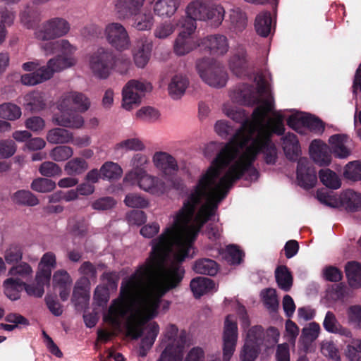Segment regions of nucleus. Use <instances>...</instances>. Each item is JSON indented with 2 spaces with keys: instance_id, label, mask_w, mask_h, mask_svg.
Listing matches in <instances>:
<instances>
[{
  "instance_id": "f257e3e1",
  "label": "nucleus",
  "mask_w": 361,
  "mask_h": 361,
  "mask_svg": "<svg viewBox=\"0 0 361 361\" xmlns=\"http://www.w3.org/2000/svg\"><path fill=\"white\" fill-rule=\"evenodd\" d=\"M255 82V88L242 84L230 94L236 103L246 106L259 104L250 119L243 109L229 102L223 105V113L241 123V126L226 144L212 142L205 145L203 153L206 157L216 156L190 190L179 212L173 216L174 223L180 217L186 219L195 203L206 202L213 204L214 207L218 206L233 183L241 177L250 181L256 180L259 173L252 164L259 153L263 154L267 164L276 162L277 149L271 137L273 133L281 135L284 132L286 111L274 110V99L265 76H256Z\"/></svg>"
},
{
  "instance_id": "f03ea898",
  "label": "nucleus",
  "mask_w": 361,
  "mask_h": 361,
  "mask_svg": "<svg viewBox=\"0 0 361 361\" xmlns=\"http://www.w3.org/2000/svg\"><path fill=\"white\" fill-rule=\"evenodd\" d=\"M218 206L195 203L186 219L173 222V216L162 233L151 242L152 252L146 262L121 283V296L138 298L147 317L158 314L161 298L182 281L184 269L180 262L190 255L192 244L202 226L215 215Z\"/></svg>"
},
{
  "instance_id": "7ed1b4c3",
  "label": "nucleus",
  "mask_w": 361,
  "mask_h": 361,
  "mask_svg": "<svg viewBox=\"0 0 361 361\" xmlns=\"http://www.w3.org/2000/svg\"><path fill=\"white\" fill-rule=\"evenodd\" d=\"M138 298L121 296V289L118 298L112 300L104 319L115 327L125 323L127 334L133 338L143 336L139 350V355L146 356L147 350L154 344L159 332V326L156 322L149 324L143 328L144 324L155 317H147L144 315V307ZM157 314L156 315V317Z\"/></svg>"
},
{
  "instance_id": "20e7f679",
  "label": "nucleus",
  "mask_w": 361,
  "mask_h": 361,
  "mask_svg": "<svg viewBox=\"0 0 361 361\" xmlns=\"http://www.w3.org/2000/svg\"><path fill=\"white\" fill-rule=\"evenodd\" d=\"M185 343V332L174 324L167 325L161 340L164 350L157 361H182Z\"/></svg>"
},
{
  "instance_id": "39448f33",
  "label": "nucleus",
  "mask_w": 361,
  "mask_h": 361,
  "mask_svg": "<svg viewBox=\"0 0 361 361\" xmlns=\"http://www.w3.org/2000/svg\"><path fill=\"white\" fill-rule=\"evenodd\" d=\"M75 64L76 60L71 56H55L50 59L46 66L40 67L37 71L23 75L20 80L25 85H36L50 79L54 73L62 71Z\"/></svg>"
},
{
  "instance_id": "423d86ee",
  "label": "nucleus",
  "mask_w": 361,
  "mask_h": 361,
  "mask_svg": "<svg viewBox=\"0 0 361 361\" xmlns=\"http://www.w3.org/2000/svg\"><path fill=\"white\" fill-rule=\"evenodd\" d=\"M71 30L69 22L61 17L44 21L34 31V37L39 44L53 42L55 39L63 37Z\"/></svg>"
},
{
  "instance_id": "0eeeda50",
  "label": "nucleus",
  "mask_w": 361,
  "mask_h": 361,
  "mask_svg": "<svg viewBox=\"0 0 361 361\" xmlns=\"http://www.w3.org/2000/svg\"><path fill=\"white\" fill-rule=\"evenodd\" d=\"M88 66L94 76L106 79L114 67V54L106 47H99L88 57Z\"/></svg>"
},
{
  "instance_id": "6e6552de",
  "label": "nucleus",
  "mask_w": 361,
  "mask_h": 361,
  "mask_svg": "<svg viewBox=\"0 0 361 361\" xmlns=\"http://www.w3.org/2000/svg\"><path fill=\"white\" fill-rule=\"evenodd\" d=\"M238 331L236 319L233 315H228L224 322L222 334V358L218 355H212L209 361H230L237 345Z\"/></svg>"
},
{
  "instance_id": "1a4fd4ad",
  "label": "nucleus",
  "mask_w": 361,
  "mask_h": 361,
  "mask_svg": "<svg viewBox=\"0 0 361 361\" xmlns=\"http://www.w3.org/2000/svg\"><path fill=\"white\" fill-rule=\"evenodd\" d=\"M152 90V84L144 80H131L123 87L122 90V106L127 111L138 106L142 97Z\"/></svg>"
},
{
  "instance_id": "9d476101",
  "label": "nucleus",
  "mask_w": 361,
  "mask_h": 361,
  "mask_svg": "<svg viewBox=\"0 0 361 361\" xmlns=\"http://www.w3.org/2000/svg\"><path fill=\"white\" fill-rule=\"evenodd\" d=\"M197 73L201 79L208 85L220 88L226 85L228 75L224 69L209 59L197 62Z\"/></svg>"
},
{
  "instance_id": "9b49d317",
  "label": "nucleus",
  "mask_w": 361,
  "mask_h": 361,
  "mask_svg": "<svg viewBox=\"0 0 361 361\" xmlns=\"http://www.w3.org/2000/svg\"><path fill=\"white\" fill-rule=\"evenodd\" d=\"M126 183L155 197L162 196L168 190L167 185L161 177L149 172H142L140 176Z\"/></svg>"
},
{
  "instance_id": "f8f14e48",
  "label": "nucleus",
  "mask_w": 361,
  "mask_h": 361,
  "mask_svg": "<svg viewBox=\"0 0 361 361\" xmlns=\"http://www.w3.org/2000/svg\"><path fill=\"white\" fill-rule=\"evenodd\" d=\"M103 35L106 42L118 51H126L131 46L128 32L120 23L111 22L106 24Z\"/></svg>"
},
{
  "instance_id": "ddd939ff",
  "label": "nucleus",
  "mask_w": 361,
  "mask_h": 361,
  "mask_svg": "<svg viewBox=\"0 0 361 361\" xmlns=\"http://www.w3.org/2000/svg\"><path fill=\"white\" fill-rule=\"evenodd\" d=\"M91 106L90 99L84 93L69 91L63 93L56 102L57 111L73 110L84 113Z\"/></svg>"
},
{
  "instance_id": "4468645a",
  "label": "nucleus",
  "mask_w": 361,
  "mask_h": 361,
  "mask_svg": "<svg viewBox=\"0 0 361 361\" xmlns=\"http://www.w3.org/2000/svg\"><path fill=\"white\" fill-rule=\"evenodd\" d=\"M292 114L287 118V123L290 128L299 133H305L308 129L316 133H322L324 125L321 120L305 112L292 111Z\"/></svg>"
},
{
  "instance_id": "2eb2a0df",
  "label": "nucleus",
  "mask_w": 361,
  "mask_h": 361,
  "mask_svg": "<svg viewBox=\"0 0 361 361\" xmlns=\"http://www.w3.org/2000/svg\"><path fill=\"white\" fill-rule=\"evenodd\" d=\"M180 27L182 30L174 41L173 50L177 55L183 56L200 46V40L193 36L196 26L192 24V21L189 23L188 26L180 24Z\"/></svg>"
},
{
  "instance_id": "dca6fc26",
  "label": "nucleus",
  "mask_w": 361,
  "mask_h": 361,
  "mask_svg": "<svg viewBox=\"0 0 361 361\" xmlns=\"http://www.w3.org/2000/svg\"><path fill=\"white\" fill-rule=\"evenodd\" d=\"M228 67L235 75L244 78L251 73L253 65L245 49L243 47H239L232 54L228 61Z\"/></svg>"
},
{
  "instance_id": "f3484780",
  "label": "nucleus",
  "mask_w": 361,
  "mask_h": 361,
  "mask_svg": "<svg viewBox=\"0 0 361 361\" xmlns=\"http://www.w3.org/2000/svg\"><path fill=\"white\" fill-rule=\"evenodd\" d=\"M239 314L241 315V327L246 332L244 343L261 347L264 341V332L262 326L256 325L247 329L250 325V322L243 307L240 308Z\"/></svg>"
},
{
  "instance_id": "a211bd4d",
  "label": "nucleus",
  "mask_w": 361,
  "mask_h": 361,
  "mask_svg": "<svg viewBox=\"0 0 361 361\" xmlns=\"http://www.w3.org/2000/svg\"><path fill=\"white\" fill-rule=\"evenodd\" d=\"M208 1L207 0H193L190 1L185 8V17H182L178 20V24H183L188 26V24L192 21V24L196 26V20H205L207 17V8Z\"/></svg>"
},
{
  "instance_id": "6ab92c4d",
  "label": "nucleus",
  "mask_w": 361,
  "mask_h": 361,
  "mask_svg": "<svg viewBox=\"0 0 361 361\" xmlns=\"http://www.w3.org/2000/svg\"><path fill=\"white\" fill-rule=\"evenodd\" d=\"M154 167L161 171L164 176L175 173L178 170L176 159L169 152L157 151L152 156Z\"/></svg>"
},
{
  "instance_id": "aec40b11",
  "label": "nucleus",
  "mask_w": 361,
  "mask_h": 361,
  "mask_svg": "<svg viewBox=\"0 0 361 361\" xmlns=\"http://www.w3.org/2000/svg\"><path fill=\"white\" fill-rule=\"evenodd\" d=\"M73 110L58 111L54 114L52 121L57 126L71 129H80L84 126L82 116Z\"/></svg>"
},
{
  "instance_id": "412c9836",
  "label": "nucleus",
  "mask_w": 361,
  "mask_h": 361,
  "mask_svg": "<svg viewBox=\"0 0 361 361\" xmlns=\"http://www.w3.org/2000/svg\"><path fill=\"white\" fill-rule=\"evenodd\" d=\"M297 180L298 184L304 188H312L317 183L316 171L307 158L298 159Z\"/></svg>"
},
{
  "instance_id": "4be33fe9",
  "label": "nucleus",
  "mask_w": 361,
  "mask_h": 361,
  "mask_svg": "<svg viewBox=\"0 0 361 361\" xmlns=\"http://www.w3.org/2000/svg\"><path fill=\"white\" fill-rule=\"evenodd\" d=\"M39 48L47 56L52 55L56 52H61L63 56L58 55L57 56L65 57L71 56L76 61V58L72 56L75 52L77 48L73 44H71L67 39H62L59 40H55L53 42H45L44 44H39Z\"/></svg>"
},
{
  "instance_id": "5701e85b",
  "label": "nucleus",
  "mask_w": 361,
  "mask_h": 361,
  "mask_svg": "<svg viewBox=\"0 0 361 361\" xmlns=\"http://www.w3.org/2000/svg\"><path fill=\"white\" fill-rule=\"evenodd\" d=\"M311 159L319 166H328L331 162L329 147L320 140H314L309 147Z\"/></svg>"
},
{
  "instance_id": "b1692460",
  "label": "nucleus",
  "mask_w": 361,
  "mask_h": 361,
  "mask_svg": "<svg viewBox=\"0 0 361 361\" xmlns=\"http://www.w3.org/2000/svg\"><path fill=\"white\" fill-rule=\"evenodd\" d=\"M130 166L131 169L125 175V183L140 176L142 172H148L147 169L150 166L149 157L143 153H136L131 157Z\"/></svg>"
},
{
  "instance_id": "393cba45",
  "label": "nucleus",
  "mask_w": 361,
  "mask_h": 361,
  "mask_svg": "<svg viewBox=\"0 0 361 361\" xmlns=\"http://www.w3.org/2000/svg\"><path fill=\"white\" fill-rule=\"evenodd\" d=\"M330 150L334 156L339 159H346L351 154L350 148V140L344 134H336L329 138Z\"/></svg>"
},
{
  "instance_id": "a878e982",
  "label": "nucleus",
  "mask_w": 361,
  "mask_h": 361,
  "mask_svg": "<svg viewBox=\"0 0 361 361\" xmlns=\"http://www.w3.org/2000/svg\"><path fill=\"white\" fill-rule=\"evenodd\" d=\"M152 44L147 39L138 40L132 50L134 63L138 68H144L149 61Z\"/></svg>"
},
{
  "instance_id": "bb28decb",
  "label": "nucleus",
  "mask_w": 361,
  "mask_h": 361,
  "mask_svg": "<svg viewBox=\"0 0 361 361\" xmlns=\"http://www.w3.org/2000/svg\"><path fill=\"white\" fill-rule=\"evenodd\" d=\"M56 257L53 252H47L41 257L36 272L39 281H50L51 271L56 267Z\"/></svg>"
},
{
  "instance_id": "cd10ccee",
  "label": "nucleus",
  "mask_w": 361,
  "mask_h": 361,
  "mask_svg": "<svg viewBox=\"0 0 361 361\" xmlns=\"http://www.w3.org/2000/svg\"><path fill=\"white\" fill-rule=\"evenodd\" d=\"M190 289L195 298H200L203 295L214 293L218 289V286L210 279L199 276L190 281Z\"/></svg>"
},
{
  "instance_id": "c85d7f7f",
  "label": "nucleus",
  "mask_w": 361,
  "mask_h": 361,
  "mask_svg": "<svg viewBox=\"0 0 361 361\" xmlns=\"http://www.w3.org/2000/svg\"><path fill=\"white\" fill-rule=\"evenodd\" d=\"M281 145L286 157L291 161L298 159L301 148L295 135L288 133L281 137Z\"/></svg>"
},
{
  "instance_id": "c756f323",
  "label": "nucleus",
  "mask_w": 361,
  "mask_h": 361,
  "mask_svg": "<svg viewBox=\"0 0 361 361\" xmlns=\"http://www.w3.org/2000/svg\"><path fill=\"white\" fill-rule=\"evenodd\" d=\"M189 86L188 79L180 74L173 75L169 82V94L173 99H180Z\"/></svg>"
},
{
  "instance_id": "7c9ffc66",
  "label": "nucleus",
  "mask_w": 361,
  "mask_h": 361,
  "mask_svg": "<svg viewBox=\"0 0 361 361\" xmlns=\"http://www.w3.org/2000/svg\"><path fill=\"white\" fill-rule=\"evenodd\" d=\"M129 15L133 16V27L137 30H149L154 25V17L149 9L141 8Z\"/></svg>"
},
{
  "instance_id": "2f4dec72",
  "label": "nucleus",
  "mask_w": 361,
  "mask_h": 361,
  "mask_svg": "<svg viewBox=\"0 0 361 361\" xmlns=\"http://www.w3.org/2000/svg\"><path fill=\"white\" fill-rule=\"evenodd\" d=\"M180 0H157L153 6L154 13L162 18H171L177 11Z\"/></svg>"
},
{
  "instance_id": "473e14b6",
  "label": "nucleus",
  "mask_w": 361,
  "mask_h": 361,
  "mask_svg": "<svg viewBox=\"0 0 361 361\" xmlns=\"http://www.w3.org/2000/svg\"><path fill=\"white\" fill-rule=\"evenodd\" d=\"M204 44L211 52L216 55H224L227 53L229 49L228 39L222 35H214L208 37L204 40Z\"/></svg>"
},
{
  "instance_id": "72a5a7b5",
  "label": "nucleus",
  "mask_w": 361,
  "mask_h": 361,
  "mask_svg": "<svg viewBox=\"0 0 361 361\" xmlns=\"http://www.w3.org/2000/svg\"><path fill=\"white\" fill-rule=\"evenodd\" d=\"M323 326L327 332L338 334L348 338L352 336L351 331L347 328L343 327L335 314L330 311L327 312L325 315Z\"/></svg>"
},
{
  "instance_id": "f704fd0d",
  "label": "nucleus",
  "mask_w": 361,
  "mask_h": 361,
  "mask_svg": "<svg viewBox=\"0 0 361 361\" xmlns=\"http://www.w3.org/2000/svg\"><path fill=\"white\" fill-rule=\"evenodd\" d=\"M91 283L85 278H80L75 283L72 301L75 305L86 302L90 297Z\"/></svg>"
},
{
  "instance_id": "c9c22d12",
  "label": "nucleus",
  "mask_w": 361,
  "mask_h": 361,
  "mask_svg": "<svg viewBox=\"0 0 361 361\" xmlns=\"http://www.w3.org/2000/svg\"><path fill=\"white\" fill-rule=\"evenodd\" d=\"M343 207L351 212L361 210V193L352 189L342 192Z\"/></svg>"
},
{
  "instance_id": "e433bc0d",
  "label": "nucleus",
  "mask_w": 361,
  "mask_h": 361,
  "mask_svg": "<svg viewBox=\"0 0 361 361\" xmlns=\"http://www.w3.org/2000/svg\"><path fill=\"white\" fill-rule=\"evenodd\" d=\"M145 0H116L115 10L123 17L131 13L140 11L144 6Z\"/></svg>"
},
{
  "instance_id": "4c0bfd02",
  "label": "nucleus",
  "mask_w": 361,
  "mask_h": 361,
  "mask_svg": "<svg viewBox=\"0 0 361 361\" xmlns=\"http://www.w3.org/2000/svg\"><path fill=\"white\" fill-rule=\"evenodd\" d=\"M345 271L349 285L353 288L361 287V264L351 261L345 266Z\"/></svg>"
},
{
  "instance_id": "58836bf2",
  "label": "nucleus",
  "mask_w": 361,
  "mask_h": 361,
  "mask_svg": "<svg viewBox=\"0 0 361 361\" xmlns=\"http://www.w3.org/2000/svg\"><path fill=\"white\" fill-rule=\"evenodd\" d=\"M145 147V145L139 137H132L116 143L114 149L117 153H125L129 151H143Z\"/></svg>"
},
{
  "instance_id": "ea45409f",
  "label": "nucleus",
  "mask_w": 361,
  "mask_h": 361,
  "mask_svg": "<svg viewBox=\"0 0 361 361\" xmlns=\"http://www.w3.org/2000/svg\"><path fill=\"white\" fill-rule=\"evenodd\" d=\"M47 140L52 144H67L73 140V133L66 128H56L49 130Z\"/></svg>"
},
{
  "instance_id": "a19ab883",
  "label": "nucleus",
  "mask_w": 361,
  "mask_h": 361,
  "mask_svg": "<svg viewBox=\"0 0 361 361\" xmlns=\"http://www.w3.org/2000/svg\"><path fill=\"white\" fill-rule=\"evenodd\" d=\"M23 285L24 282L18 278H8L4 281V293L11 300H16L20 298Z\"/></svg>"
},
{
  "instance_id": "79ce46f5",
  "label": "nucleus",
  "mask_w": 361,
  "mask_h": 361,
  "mask_svg": "<svg viewBox=\"0 0 361 361\" xmlns=\"http://www.w3.org/2000/svg\"><path fill=\"white\" fill-rule=\"evenodd\" d=\"M320 331L321 328L319 324L314 322L309 323L302 329L299 342L306 348L307 343L313 342L318 338Z\"/></svg>"
},
{
  "instance_id": "37998d69",
  "label": "nucleus",
  "mask_w": 361,
  "mask_h": 361,
  "mask_svg": "<svg viewBox=\"0 0 361 361\" xmlns=\"http://www.w3.org/2000/svg\"><path fill=\"white\" fill-rule=\"evenodd\" d=\"M24 106L32 111H37L44 109L45 106L43 96L41 93L33 92L27 94L23 97Z\"/></svg>"
},
{
  "instance_id": "c03bdc74",
  "label": "nucleus",
  "mask_w": 361,
  "mask_h": 361,
  "mask_svg": "<svg viewBox=\"0 0 361 361\" xmlns=\"http://www.w3.org/2000/svg\"><path fill=\"white\" fill-rule=\"evenodd\" d=\"M192 269L197 274L214 276L218 271V266L212 259H201L195 262Z\"/></svg>"
},
{
  "instance_id": "a18cd8bd",
  "label": "nucleus",
  "mask_w": 361,
  "mask_h": 361,
  "mask_svg": "<svg viewBox=\"0 0 361 361\" xmlns=\"http://www.w3.org/2000/svg\"><path fill=\"white\" fill-rule=\"evenodd\" d=\"M321 182L331 189H338L341 186V180L339 176L329 169H322L319 172Z\"/></svg>"
},
{
  "instance_id": "49530a36",
  "label": "nucleus",
  "mask_w": 361,
  "mask_h": 361,
  "mask_svg": "<svg viewBox=\"0 0 361 361\" xmlns=\"http://www.w3.org/2000/svg\"><path fill=\"white\" fill-rule=\"evenodd\" d=\"M275 277L281 289L284 291H288L290 289L293 285V278L286 267H279L275 271Z\"/></svg>"
},
{
  "instance_id": "de8ad7c7",
  "label": "nucleus",
  "mask_w": 361,
  "mask_h": 361,
  "mask_svg": "<svg viewBox=\"0 0 361 361\" xmlns=\"http://www.w3.org/2000/svg\"><path fill=\"white\" fill-rule=\"evenodd\" d=\"M100 173L104 179L117 180L121 177L123 169L117 163L106 161L100 168Z\"/></svg>"
},
{
  "instance_id": "09e8293b",
  "label": "nucleus",
  "mask_w": 361,
  "mask_h": 361,
  "mask_svg": "<svg viewBox=\"0 0 361 361\" xmlns=\"http://www.w3.org/2000/svg\"><path fill=\"white\" fill-rule=\"evenodd\" d=\"M255 29L257 32L262 37H267L271 32V18L269 13L263 12L257 16Z\"/></svg>"
},
{
  "instance_id": "8fccbe9b",
  "label": "nucleus",
  "mask_w": 361,
  "mask_h": 361,
  "mask_svg": "<svg viewBox=\"0 0 361 361\" xmlns=\"http://www.w3.org/2000/svg\"><path fill=\"white\" fill-rule=\"evenodd\" d=\"M343 176L345 179L353 182L361 181V161H352L345 164Z\"/></svg>"
},
{
  "instance_id": "3c124183",
  "label": "nucleus",
  "mask_w": 361,
  "mask_h": 361,
  "mask_svg": "<svg viewBox=\"0 0 361 361\" xmlns=\"http://www.w3.org/2000/svg\"><path fill=\"white\" fill-rule=\"evenodd\" d=\"M22 115L21 109L11 102L0 104V118L8 121H16Z\"/></svg>"
},
{
  "instance_id": "603ef678",
  "label": "nucleus",
  "mask_w": 361,
  "mask_h": 361,
  "mask_svg": "<svg viewBox=\"0 0 361 361\" xmlns=\"http://www.w3.org/2000/svg\"><path fill=\"white\" fill-rule=\"evenodd\" d=\"M319 201L330 207H343L342 192L340 194L334 192H318L317 194Z\"/></svg>"
},
{
  "instance_id": "864d4df0",
  "label": "nucleus",
  "mask_w": 361,
  "mask_h": 361,
  "mask_svg": "<svg viewBox=\"0 0 361 361\" xmlns=\"http://www.w3.org/2000/svg\"><path fill=\"white\" fill-rule=\"evenodd\" d=\"M20 20L23 26L32 28L39 20V13L35 8L27 6L20 12Z\"/></svg>"
},
{
  "instance_id": "5fc2aeb1",
  "label": "nucleus",
  "mask_w": 361,
  "mask_h": 361,
  "mask_svg": "<svg viewBox=\"0 0 361 361\" xmlns=\"http://www.w3.org/2000/svg\"><path fill=\"white\" fill-rule=\"evenodd\" d=\"M206 13L207 16L205 20H211L215 24L220 25L224 18L225 9L221 4L208 2Z\"/></svg>"
},
{
  "instance_id": "6e6d98bb",
  "label": "nucleus",
  "mask_w": 361,
  "mask_h": 361,
  "mask_svg": "<svg viewBox=\"0 0 361 361\" xmlns=\"http://www.w3.org/2000/svg\"><path fill=\"white\" fill-rule=\"evenodd\" d=\"M12 201L16 204L28 206H35L39 200L31 192L28 190H18L11 197Z\"/></svg>"
},
{
  "instance_id": "4d7b16f0",
  "label": "nucleus",
  "mask_w": 361,
  "mask_h": 361,
  "mask_svg": "<svg viewBox=\"0 0 361 361\" xmlns=\"http://www.w3.org/2000/svg\"><path fill=\"white\" fill-rule=\"evenodd\" d=\"M87 169V162L82 158L73 159L68 161L64 166L65 171L70 176L81 174Z\"/></svg>"
},
{
  "instance_id": "13d9d810",
  "label": "nucleus",
  "mask_w": 361,
  "mask_h": 361,
  "mask_svg": "<svg viewBox=\"0 0 361 361\" xmlns=\"http://www.w3.org/2000/svg\"><path fill=\"white\" fill-rule=\"evenodd\" d=\"M33 270L31 266L26 262H22L16 266H13L8 271V275L11 276L10 278H18L21 281L31 278Z\"/></svg>"
},
{
  "instance_id": "bf43d9fd",
  "label": "nucleus",
  "mask_w": 361,
  "mask_h": 361,
  "mask_svg": "<svg viewBox=\"0 0 361 361\" xmlns=\"http://www.w3.org/2000/svg\"><path fill=\"white\" fill-rule=\"evenodd\" d=\"M176 26H180L178 20L176 22L165 21L156 27L154 35L158 39H166L174 32Z\"/></svg>"
},
{
  "instance_id": "052dcab7",
  "label": "nucleus",
  "mask_w": 361,
  "mask_h": 361,
  "mask_svg": "<svg viewBox=\"0 0 361 361\" xmlns=\"http://www.w3.org/2000/svg\"><path fill=\"white\" fill-rule=\"evenodd\" d=\"M229 19L232 26L237 30H242L247 25V18L240 8L234 7L229 11Z\"/></svg>"
},
{
  "instance_id": "680f3d73",
  "label": "nucleus",
  "mask_w": 361,
  "mask_h": 361,
  "mask_svg": "<svg viewBox=\"0 0 361 361\" xmlns=\"http://www.w3.org/2000/svg\"><path fill=\"white\" fill-rule=\"evenodd\" d=\"M49 281H39L37 279V274L35 275V283H24L23 288L26 293L29 296L35 298H41L44 293V286L46 284H49Z\"/></svg>"
},
{
  "instance_id": "e2e57ef3",
  "label": "nucleus",
  "mask_w": 361,
  "mask_h": 361,
  "mask_svg": "<svg viewBox=\"0 0 361 361\" xmlns=\"http://www.w3.org/2000/svg\"><path fill=\"white\" fill-rule=\"evenodd\" d=\"M73 155V148L66 145L57 146L49 153L50 157L55 161L58 162L66 161Z\"/></svg>"
},
{
  "instance_id": "0e129e2a",
  "label": "nucleus",
  "mask_w": 361,
  "mask_h": 361,
  "mask_svg": "<svg viewBox=\"0 0 361 361\" xmlns=\"http://www.w3.org/2000/svg\"><path fill=\"white\" fill-rule=\"evenodd\" d=\"M135 116L142 121L154 123L159 119L160 113L154 107L144 106L136 111Z\"/></svg>"
},
{
  "instance_id": "69168bd1",
  "label": "nucleus",
  "mask_w": 361,
  "mask_h": 361,
  "mask_svg": "<svg viewBox=\"0 0 361 361\" xmlns=\"http://www.w3.org/2000/svg\"><path fill=\"white\" fill-rule=\"evenodd\" d=\"M264 305L271 311H275L279 307V301L274 288H267L261 292Z\"/></svg>"
},
{
  "instance_id": "338daca9",
  "label": "nucleus",
  "mask_w": 361,
  "mask_h": 361,
  "mask_svg": "<svg viewBox=\"0 0 361 361\" xmlns=\"http://www.w3.org/2000/svg\"><path fill=\"white\" fill-rule=\"evenodd\" d=\"M260 352V346L244 343L240 352L241 361H255Z\"/></svg>"
},
{
  "instance_id": "774afa93",
  "label": "nucleus",
  "mask_w": 361,
  "mask_h": 361,
  "mask_svg": "<svg viewBox=\"0 0 361 361\" xmlns=\"http://www.w3.org/2000/svg\"><path fill=\"white\" fill-rule=\"evenodd\" d=\"M359 353H361V339H353L346 347L345 355L350 361H361Z\"/></svg>"
}]
</instances>
